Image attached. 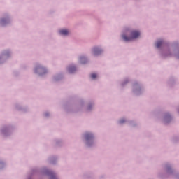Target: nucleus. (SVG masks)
<instances>
[{"label": "nucleus", "instance_id": "obj_1", "mask_svg": "<svg viewBox=\"0 0 179 179\" xmlns=\"http://www.w3.org/2000/svg\"><path fill=\"white\" fill-rule=\"evenodd\" d=\"M141 36V33L138 31H133L131 32V36L128 37L125 35H122V38L124 41H132V40H136Z\"/></svg>", "mask_w": 179, "mask_h": 179}, {"label": "nucleus", "instance_id": "obj_2", "mask_svg": "<svg viewBox=\"0 0 179 179\" xmlns=\"http://www.w3.org/2000/svg\"><path fill=\"white\" fill-rule=\"evenodd\" d=\"M85 139L86 141H90L93 139V134L90 133H86L85 134Z\"/></svg>", "mask_w": 179, "mask_h": 179}, {"label": "nucleus", "instance_id": "obj_3", "mask_svg": "<svg viewBox=\"0 0 179 179\" xmlns=\"http://www.w3.org/2000/svg\"><path fill=\"white\" fill-rule=\"evenodd\" d=\"M69 33V32L66 29H62V30L59 31V34L62 36H68Z\"/></svg>", "mask_w": 179, "mask_h": 179}, {"label": "nucleus", "instance_id": "obj_4", "mask_svg": "<svg viewBox=\"0 0 179 179\" xmlns=\"http://www.w3.org/2000/svg\"><path fill=\"white\" fill-rule=\"evenodd\" d=\"M101 50L99 49V48H94V55H99V54H101Z\"/></svg>", "mask_w": 179, "mask_h": 179}, {"label": "nucleus", "instance_id": "obj_5", "mask_svg": "<svg viewBox=\"0 0 179 179\" xmlns=\"http://www.w3.org/2000/svg\"><path fill=\"white\" fill-rule=\"evenodd\" d=\"M75 71H76V67H75L74 66H71L69 67V72L70 73H73Z\"/></svg>", "mask_w": 179, "mask_h": 179}, {"label": "nucleus", "instance_id": "obj_6", "mask_svg": "<svg viewBox=\"0 0 179 179\" xmlns=\"http://www.w3.org/2000/svg\"><path fill=\"white\" fill-rule=\"evenodd\" d=\"M163 45V41H158L156 43L157 48H160Z\"/></svg>", "mask_w": 179, "mask_h": 179}, {"label": "nucleus", "instance_id": "obj_7", "mask_svg": "<svg viewBox=\"0 0 179 179\" xmlns=\"http://www.w3.org/2000/svg\"><path fill=\"white\" fill-rule=\"evenodd\" d=\"M91 78L92 79H96L97 78V74L96 73L91 74Z\"/></svg>", "mask_w": 179, "mask_h": 179}, {"label": "nucleus", "instance_id": "obj_8", "mask_svg": "<svg viewBox=\"0 0 179 179\" xmlns=\"http://www.w3.org/2000/svg\"><path fill=\"white\" fill-rule=\"evenodd\" d=\"M83 59L86 60V58L80 57V62H81V64H85L86 63V62H83Z\"/></svg>", "mask_w": 179, "mask_h": 179}, {"label": "nucleus", "instance_id": "obj_9", "mask_svg": "<svg viewBox=\"0 0 179 179\" xmlns=\"http://www.w3.org/2000/svg\"><path fill=\"white\" fill-rule=\"evenodd\" d=\"M39 69H40V71H43V73H45V72H47V70H45V68L40 67Z\"/></svg>", "mask_w": 179, "mask_h": 179}, {"label": "nucleus", "instance_id": "obj_10", "mask_svg": "<svg viewBox=\"0 0 179 179\" xmlns=\"http://www.w3.org/2000/svg\"><path fill=\"white\" fill-rule=\"evenodd\" d=\"M124 122H125V120L122 119L120 120V124H124Z\"/></svg>", "mask_w": 179, "mask_h": 179}, {"label": "nucleus", "instance_id": "obj_11", "mask_svg": "<svg viewBox=\"0 0 179 179\" xmlns=\"http://www.w3.org/2000/svg\"><path fill=\"white\" fill-rule=\"evenodd\" d=\"M52 179H55V176H53Z\"/></svg>", "mask_w": 179, "mask_h": 179}, {"label": "nucleus", "instance_id": "obj_12", "mask_svg": "<svg viewBox=\"0 0 179 179\" xmlns=\"http://www.w3.org/2000/svg\"><path fill=\"white\" fill-rule=\"evenodd\" d=\"M2 23H3V20H1Z\"/></svg>", "mask_w": 179, "mask_h": 179}]
</instances>
